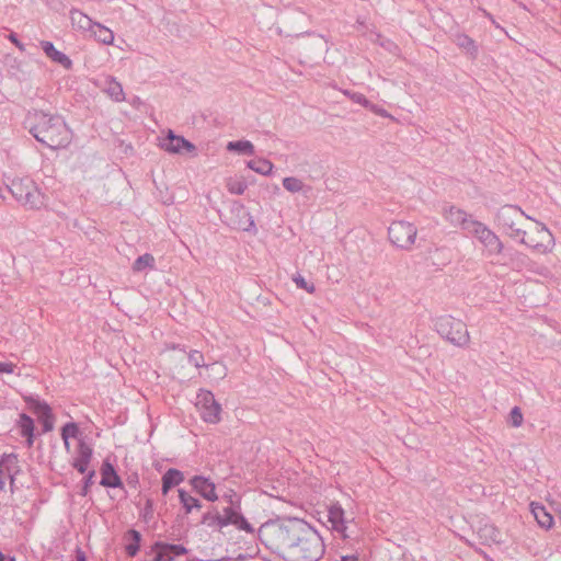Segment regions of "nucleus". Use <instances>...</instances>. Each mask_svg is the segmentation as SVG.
I'll use <instances>...</instances> for the list:
<instances>
[{"mask_svg": "<svg viewBox=\"0 0 561 561\" xmlns=\"http://www.w3.org/2000/svg\"><path fill=\"white\" fill-rule=\"evenodd\" d=\"M343 93L347 98H350L354 103H357L364 107L369 105V100L363 93L354 92V91H350V90H344Z\"/></svg>", "mask_w": 561, "mask_h": 561, "instance_id": "nucleus-40", "label": "nucleus"}, {"mask_svg": "<svg viewBox=\"0 0 561 561\" xmlns=\"http://www.w3.org/2000/svg\"><path fill=\"white\" fill-rule=\"evenodd\" d=\"M239 514V511L236 510L233 506H228V507H225L224 508V516L227 518V519H236V516H238Z\"/></svg>", "mask_w": 561, "mask_h": 561, "instance_id": "nucleus-50", "label": "nucleus"}, {"mask_svg": "<svg viewBox=\"0 0 561 561\" xmlns=\"http://www.w3.org/2000/svg\"><path fill=\"white\" fill-rule=\"evenodd\" d=\"M18 463L19 459L15 454H3L0 460V466L5 467L8 471L11 488L14 484V476L20 471Z\"/></svg>", "mask_w": 561, "mask_h": 561, "instance_id": "nucleus-23", "label": "nucleus"}, {"mask_svg": "<svg viewBox=\"0 0 561 561\" xmlns=\"http://www.w3.org/2000/svg\"><path fill=\"white\" fill-rule=\"evenodd\" d=\"M236 523L233 519H227L224 515L220 514L218 511V517H217V529L221 530L224 527L232 525Z\"/></svg>", "mask_w": 561, "mask_h": 561, "instance_id": "nucleus-47", "label": "nucleus"}, {"mask_svg": "<svg viewBox=\"0 0 561 561\" xmlns=\"http://www.w3.org/2000/svg\"><path fill=\"white\" fill-rule=\"evenodd\" d=\"M100 484L105 488H123L121 477L117 474L114 466L108 460H104L102 463Z\"/></svg>", "mask_w": 561, "mask_h": 561, "instance_id": "nucleus-16", "label": "nucleus"}, {"mask_svg": "<svg viewBox=\"0 0 561 561\" xmlns=\"http://www.w3.org/2000/svg\"><path fill=\"white\" fill-rule=\"evenodd\" d=\"M180 503L185 512V514H190L194 508H202V502L192 496L188 492L183 489L178 490Z\"/></svg>", "mask_w": 561, "mask_h": 561, "instance_id": "nucleus-25", "label": "nucleus"}, {"mask_svg": "<svg viewBox=\"0 0 561 561\" xmlns=\"http://www.w3.org/2000/svg\"><path fill=\"white\" fill-rule=\"evenodd\" d=\"M183 480L184 474L182 471L175 468L168 469L162 476V494L167 495L172 488L179 485Z\"/></svg>", "mask_w": 561, "mask_h": 561, "instance_id": "nucleus-20", "label": "nucleus"}, {"mask_svg": "<svg viewBox=\"0 0 561 561\" xmlns=\"http://www.w3.org/2000/svg\"><path fill=\"white\" fill-rule=\"evenodd\" d=\"M217 517H218V510L216 507L211 506L208 512L203 514L201 524L206 525L211 528H217Z\"/></svg>", "mask_w": 561, "mask_h": 561, "instance_id": "nucleus-37", "label": "nucleus"}, {"mask_svg": "<svg viewBox=\"0 0 561 561\" xmlns=\"http://www.w3.org/2000/svg\"><path fill=\"white\" fill-rule=\"evenodd\" d=\"M249 169L262 175H270L273 170V163L263 158L253 159L247 162Z\"/></svg>", "mask_w": 561, "mask_h": 561, "instance_id": "nucleus-28", "label": "nucleus"}, {"mask_svg": "<svg viewBox=\"0 0 561 561\" xmlns=\"http://www.w3.org/2000/svg\"><path fill=\"white\" fill-rule=\"evenodd\" d=\"M530 507L538 525L545 529H549L553 524L552 515L546 510L543 505L539 503H531Z\"/></svg>", "mask_w": 561, "mask_h": 561, "instance_id": "nucleus-21", "label": "nucleus"}, {"mask_svg": "<svg viewBox=\"0 0 561 561\" xmlns=\"http://www.w3.org/2000/svg\"><path fill=\"white\" fill-rule=\"evenodd\" d=\"M41 46L46 56L49 57L54 62L59 64L65 69L72 68V60L66 54L56 49L51 42L43 41L41 42Z\"/></svg>", "mask_w": 561, "mask_h": 561, "instance_id": "nucleus-17", "label": "nucleus"}, {"mask_svg": "<svg viewBox=\"0 0 561 561\" xmlns=\"http://www.w3.org/2000/svg\"><path fill=\"white\" fill-rule=\"evenodd\" d=\"M15 367L13 363L0 362V374H12Z\"/></svg>", "mask_w": 561, "mask_h": 561, "instance_id": "nucleus-48", "label": "nucleus"}, {"mask_svg": "<svg viewBox=\"0 0 561 561\" xmlns=\"http://www.w3.org/2000/svg\"><path fill=\"white\" fill-rule=\"evenodd\" d=\"M520 243L538 252H547L552 243V234L543 225L537 224L535 232L527 233L526 238L520 239Z\"/></svg>", "mask_w": 561, "mask_h": 561, "instance_id": "nucleus-8", "label": "nucleus"}, {"mask_svg": "<svg viewBox=\"0 0 561 561\" xmlns=\"http://www.w3.org/2000/svg\"><path fill=\"white\" fill-rule=\"evenodd\" d=\"M154 553L151 561H174L175 557L184 556L187 549L182 545L156 541L151 546Z\"/></svg>", "mask_w": 561, "mask_h": 561, "instance_id": "nucleus-9", "label": "nucleus"}, {"mask_svg": "<svg viewBox=\"0 0 561 561\" xmlns=\"http://www.w3.org/2000/svg\"><path fill=\"white\" fill-rule=\"evenodd\" d=\"M87 476L83 479V485L80 492V495L85 496L89 492L90 486L94 483L93 478L95 477V471H87Z\"/></svg>", "mask_w": 561, "mask_h": 561, "instance_id": "nucleus-43", "label": "nucleus"}, {"mask_svg": "<svg viewBox=\"0 0 561 561\" xmlns=\"http://www.w3.org/2000/svg\"><path fill=\"white\" fill-rule=\"evenodd\" d=\"M456 43L459 47L466 49L472 56H476L478 53V48L474 44V41L466 34L457 35Z\"/></svg>", "mask_w": 561, "mask_h": 561, "instance_id": "nucleus-35", "label": "nucleus"}, {"mask_svg": "<svg viewBox=\"0 0 561 561\" xmlns=\"http://www.w3.org/2000/svg\"><path fill=\"white\" fill-rule=\"evenodd\" d=\"M328 520L331 523L332 529L341 534L344 538H347L346 535V522H345V513L343 507L339 503H334L329 506L328 510Z\"/></svg>", "mask_w": 561, "mask_h": 561, "instance_id": "nucleus-15", "label": "nucleus"}, {"mask_svg": "<svg viewBox=\"0 0 561 561\" xmlns=\"http://www.w3.org/2000/svg\"><path fill=\"white\" fill-rule=\"evenodd\" d=\"M445 219L454 227H459L462 230L470 231L473 227V224L477 222L476 219L468 215L463 209H460L456 206H449L444 209Z\"/></svg>", "mask_w": 561, "mask_h": 561, "instance_id": "nucleus-11", "label": "nucleus"}, {"mask_svg": "<svg viewBox=\"0 0 561 561\" xmlns=\"http://www.w3.org/2000/svg\"><path fill=\"white\" fill-rule=\"evenodd\" d=\"M76 561H87V556L80 547L76 549Z\"/></svg>", "mask_w": 561, "mask_h": 561, "instance_id": "nucleus-52", "label": "nucleus"}, {"mask_svg": "<svg viewBox=\"0 0 561 561\" xmlns=\"http://www.w3.org/2000/svg\"><path fill=\"white\" fill-rule=\"evenodd\" d=\"M434 328L443 339L457 347H466L470 342L467 324L451 316L436 318Z\"/></svg>", "mask_w": 561, "mask_h": 561, "instance_id": "nucleus-3", "label": "nucleus"}, {"mask_svg": "<svg viewBox=\"0 0 561 561\" xmlns=\"http://www.w3.org/2000/svg\"><path fill=\"white\" fill-rule=\"evenodd\" d=\"M4 488V480L2 479V470H0V490Z\"/></svg>", "mask_w": 561, "mask_h": 561, "instance_id": "nucleus-54", "label": "nucleus"}, {"mask_svg": "<svg viewBox=\"0 0 561 561\" xmlns=\"http://www.w3.org/2000/svg\"><path fill=\"white\" fill-rule=\"evenodd\" d=\"M137 482V477L134 479H130L129 483H136Z\"/></svg>", "mask_w": 561, "mask_h": 561, "instance_id": "nucleus-57", "label": "nucleus"}, {"mask_svg": "<svg viewBox=\"0 0 561 561\" xmlns=\"http://www.w3.org/2000/svg\"><path fill=\"white\" fill-rule=\"evenodd\" d=\"M25 402L32 412L36 414L37 419L53 413L49 404L43 400H39L38 398L31 396L25 399Z\"/></svg>", "mask_w": 561, "mask_h": 561, "instance_id": "nucleus-24", "label": "nucleus"}, {"mask_svg": "<svg viewBox=\"0 0 561 561\" xmlns=\"http://www.w3.org/2000/svg\"><path fill=\"white\" fill-rule=\"evenodd\" d=\"M469 233L473 234L484 245L490 255H499L502 253L504 249L503 242L483 222L477 220Z\"/></svg>", "mask_w": 561, "mask_h": 561, "instance_id": "nucleus-6", "label": "nucleus"}, {"mask_svg": "<svg viewBox=\"0 0 561 561\" xmlns=\"http://www.w3.org/2000/svg\"><path fill=\"white\" fill-rule=\"evenodd\" d=\"M18 427L20 430V434L25 437L26 445L31 448L34 444L35 439V423L34 420L27 415L26 413H21L18 420Z\"/></svg>", "mask_w": 561, "mask_h": 561, "instance_id": "nucleus-19", "label": "nucleus"}, {"mask_svg": "<svg viewBox=\"0 0 561 561\" xmlns=\"http://www.w3.org/2000/svg\"><path fill=\"white\" fill-rule=\"evenodd\" d=\"M154 262L156 261L152 254L145 253L135 260V262L133 263V271L142 272L147 267L152 268L154 266Z\"/></svg>", "mask_w": 561, "mask_h": 561, "instance_id": "nucleus-34", "label": "nucleus"}, {"mask_svg": "<svg viewBox=\"0 0 561 561\" xmlns=\"http://www.w3.org/2000/svg\"><path fill=\"white\" fill-rule=\"evenodd\" d=\"M126 536L130 540L125 547L126 553L129 557H135L140 550L141 534L136 529H129Z\"/></svg>", "mask_w": 561, "mask_h": 561, "instance_id": "nucleus-27", "label": "nucleus"}, {"mask_svg": "<svg viewBox=\"0 0 561 561\" xmlns=\"http://www.w3.org/2000/svg\"><path fill=\"white\" fill-rule=\"evenodd\" d=\"M26 185H28V190L25 192L21 204L32 209L41 208L44 205V195L32 180H27Z\"/></svg>", "mask_w": 561, "mask_h": 561, "instance_id": "nucleus-18", "label": "nucleus"}, {"mask_svg": "<svg viewBox=\"0 0 561 561\" xmlns=\"http://www.w3.org/2000/svg\"><path fill=\"white\" fill-rule=\"evenodd\" d=\"M293 279L298 288L305 289L308 293H313L316 289L314 285H309L300 274L295 275Z\"/></svg>", "mask_w": 561, "mask_h": 561, "instance_id": "nucleus-44", "label": "nucleus"}, {"mask_svg": "<svg viewBox=\"0 0 561 561\" xmlns=\"http://www.w3.org/2000/svg\"><path fill=\"white\" fill-rule=\"evenodd\" d=\"M195 407L201 419L208 424H218L221 421V405L216 401L211 391L199 389L196 396Z\"/></svg>", "mask_w": 561, "mask_h": 561, "instance_id": "nucleus-4", "label": "nucleus"}, {"mask_svg": "<svg viewBox=\"0 0 561 561\" xmlns=\"http://www.w3.org/2000/svg\"><path fill=\"white\" fill-rule=\"evenodd\" d=\"M10 561H15V558H14V557H11V558H10Z\"/></svg>", "mask_w": 561, "mask_h": 561, "instance_id": "nucleus-58", "label": "nucleus"}, {"mask_svg": "<svg viewBox=\"0 0 561 561\" xmlns=\"http://www.w3.org/2000/svg\"><path fill=\"white\" fill-rule=\"evenodd\" d=\"M227 150L239 154H253L254 146L249 140H234L227 144Z\"/></svg>", "mask_w": 561, "mask_h": 561, "instance_id": "nucleus-30", "label": "nucleus"}, {"mask_svg": "<svg viewBox=\"0 0 561 561\" xmlns=\"http://www.w3.org/2000/svg\"><path fill=\"white\" fill-rule=\"evenodd\" d=\"M161 148L170 153H193L196 147L193 142L185 139L183 136L175 135L171 129L161 141Z\"/></svg>", "mask_w": 561, "mask_h": 561, "instance_id": "nucleus-10", "label": "nucleus"}, {"mask_svg": "<svg viewBox=\"0 0 561 561\" xmlns=\"http://www.w3.org/2000/svg\"><path fill=\"white\" fill-rule=\"evenodd\" d=\"M104 91L110 95V98L113 101H115V102L124 101L123 87L114 78H110L106 81V87H105Z\"/></svg>", "mask_w": 561, "mask_h": 561, "instance_id": "nucleus-31", "label": "nucleus"}, {"mask_svg": "<svg viewBox=\"0 0 561 561\" xmlns=\"http://www.w3.org/2000/svg\"><path fill=\"white\" fill-rule=\"evenodd\" d=\"M25 127L38 142L50 149L66 148L71 141V130L58 114L44 111L28 113Z\"/></svg>", "mask_w": 561, "mask_h": 561, "instance_id": "nucleus-2", "label": "nucleus"}, {"mask_svg": "<svg viewBox=\"0 0 561 561\" xmlns=\"http://www.w3.org/2000/svg\"><path fill=\"white\" fill-rule=\"evenodd\" d=\"M10 41L21 50H24L23 44L18 39L16 34L12 33L10 35Z\"/></svg>", "mask_w": 561, "mask_h": 561, "instance_id": "nucleus-53", "label": "nucleus"}, {"mask_svg": "<svg viewBox=\"0 0 561 561\" xmlns=\"http://www.w3.org/2000/svg\"><path fill=\"white\" fill-rule=\"evenodd\" d=\"M248 185L245 181L242 180H229L227 183V188L231 194L242 195L247 190Z\"/></svg>", "mask_w": 561, "mask_h": 561, "instance_id": "nucleus-38", "label": "nucleus"}, {"mask_svg": "<svg viewBox=\"0 0 561 561\" xmlns=\"http://www.w3.org/2000/svg\"><path fill=\"white\" fill-rule=\"evenodd\" d=\"M523 413L520 408L514 407L508 415V422L513 427H519L523 424Z\"/></svg>", "mask_w": 561, "mask_h": 561, "instance_id": "nucleus-41", "label": "nucleus"}, {"mask_svg": "<svg viewBox=\"0 0 561 561\" xmlns=\"http://www.w3.org/2000/svg\"><path fill=\"white\" fill-rule=\"evenodd\" d=\"M510 237L514 239H518L520 241L522 238H526L527 233L525 230L518 228L517 226L514 229H511Z\"/></svg>", "mask_w": 561, "mask_h": 561, "instance_id": "nucleus-49", "label": "nucleus"}, {"mask_svg": "<svg viewBox=\"0 0 561 561\" xmlns=\"http://www.w3.org/2000/svg\"><path fill=\"white\" fill-rule=\"evenodd\" d=\"M236 523L232 525L236 526L239 530H243L248 534H254V528L252 525L248 522V519L239 512L238 516H236V519H233Z\"/></svg>", "mask_w": 561, "mask_h": 561, "instance_id": "nucleus-39", "label": "nucleus"}, {"mask_svg": "<svg viewBox=\"0 0 561 561\" xmlns=\"http://www.w3.org/2000/svg\"><path fill=\"white\" fill-rule=\"evenodd\" d=\"M416 234V227L404 220H396L388 228L390 242L402 250H410L412 248Z\"/></svg>", "mask_w": 561, "mask_h": 561, "instance_id": "nucleus-5", "label": "nucleus"}, {"mask_svg": "<svg viewBox=\"0 0 561 561\" xmlns=\"http://www.w3.org/2000/svg\"><path fill=\"white\" fill-rule=\"evenodd\" d=\"M477 535L480 542L485 546L500 542V531L493 525L485 524L478 528Z\"/></svg>", "mask_w": 561, "mask_h": 561, "instance_id": "nucleus-22", "label": "nucleus"}, {"mask_svg": "<svg viewBox=\"0 0 561 561\" xmlns=\"http://www.w3.org/2000/svg\"><path fill=\"white\" fill-rule=\"evenodd\" d=\"M70 19L73 25H77L82 30H90L94 26V23L88 15L82 13L80 10L73 9L70 11Z\"/></svg>", "mask_w": 561, "mask_h": 561, "instance_id": "nucleus-29", "label": "nucleus"}, {"mask_svg": "<svg viewBox=\"0 0 561 561\" xmlns=\"http://www.w3.org/2000/svg\"><path fill=\"white\" fill-rule=\"evenodd\" d=\"M79 434H80L79 426L75 422L66 423L61 427L60 435L64 440L65 448L67 450H69V448H70L69 438H77L79 436Z\"/></svg>", "mask_w": 561, "mask_h": 561, "instance_id": "nucleus-33", "label": "nucleus"}, {"mask_svg": "<svg viewBox=\"0 0 561 561\" xmlns=\"http://www.w3.org/2000/svg\"><path fill=\"white\" fill-rule=\"evenodd\" d=\"M39 423L42 424V430H43V433H48L50 431H53L54 428V421H55V417H54V414H48L44 417H39L38 419Z\"/></svg>", "mask_w": 561, "mask_h": 561, "instance_id": "nucleus-45", "label": "nucleus"}, {"mask_svg": "<svg viewBox=\"0 0 561 561\" xmlns=\"http://www.w3.org/2000/svg\"><path fill=\"white\" fill-rule=\"evenodd\" d=\"M2 191L3 188L0 186V198H4V196L2 195Z\"/></svg>", "mask_w": 561, "mask_h": 561, "instance_id": "nucleus-56", "label": "nucleus"}, {"mask_svg": "<svg viewBox=\"0 0 561 561\" xmlns=\"http://www.w3.org/2000/svg\"><path fill=\"white\" fill-rule=\"evenodd\" d=\"M27 180L28 179L13 180L11 185L7 186V190L19 203L22 202L25 192L28 190V185H26Z\"/></svg>", "mask_w": 561, "mask_h": 561, "instance_id": "nucleus-32", "label": "nucleus"}, {"mask_svg": "<svg viewBox=\"0 0 561 561\" xmlns=\"http://www.w3.org/2000/svg\"><path fill=\"white\" fill-rule=\"evenodd\" d=\"M144 517L147 518L148 515H151L152 512H153V508H152V501L151 500H147L146 501V505H145V508H144Z\"/></svg>", "mask_w": 561, "mask_h": 561, "instance_id": "nucleus-51", "label": "nucleus"}, {"mask_svg": "<svg viewBox=\"0 0 561 561\" xmlns=\"http://www.w3.org/2000/svg\"><path fill=\"white\" fill-rule=\"evenodd\" d=\"M524 216V211L518 206L504 205L497 210L496 220L501 226L514 229Z\"/></svg>", "mask_w": 561, "mask_h": 561, "instance_id": "nucleus-12", "label": "nucleus"}, {"mask_svg": "<svg viewBox=\"0 0 561 561\" xmlns=\"http://www.w3.org/2000/svg\"><path fill=\"white\" fill-rule=\"evenodd\" d=\"M193 490L209 502L218 500L215 483L204 476H194L190 480Z\"/></svg>", "mask_w": 561, "mask_h": 561, "instance_id": "nucleus-13", "label": "nucleus"}, {"mask_svg": "<svg viewBox=\"0 0 561 561\" xmlns=\"http://www.w3.org/2000/svg\"><path fill=\"white\" fill-rule=\"evenodd\" d=\"M188 363L194 365L196 368L205 366L204 355L202 352L193 350L188 354Z\"/></svg>", "mask_w": 561, "mask_h": 561, "instance_id": "nucleus-42", "label": "nucleus"}, {"mask_svg": "<svg viewBox=\"0 0 561 561\" xmlns=\"http://www.w3.org/2000/svg\"><path fill=\"white\" fill-rule=\"evenodd\" d=\"M7 560V556L0 551V561H5Z\"/></svg>", "mask_w": 561, "mask_h": 561, "instance_id": "nucleus-55", "label": "nucleus"}, {"mask_svg": "<svg viewBox=\"0 0 561 561\" xmlns=\"http://www.w3.org/2000/svg\"><path fill=\"white\" fill-rule=\"evenodd\" d=\"M91 32L93 33L95 39L104 45H110L114 41V33L98 22L94 23Z\"/></svg>", "mask_w": 561, "mask_h": 561, "instance_id": "nucleus-26", "label": "nucleus"}, {"mask_svg": "<svg viewBox=\"0 0 561 561\" xmlns=\"http://www.w3.org/2000/svg\"><path fill=\"white\" fill-rule=\"evenodd\" d=\"M77 456L73 458L72 467L80 473L88 471L89 463L91 461L93 449L85 443L83 438H80L76 450Z\"/></svg>", "mask_w": 561, "mask_h": 561, "instance_id": "nucleus-14", "label": "nucleus"}, {"mask_svg": "<svg viewBox=\"0 0 561 561\" xmlns=\"http://www.w3.org/2000/svg\"><path fill=\"white\" fill-rule=\"evenodd\" d=\"M230 221L229 226L236 230L247 231L253 234L257 233L254 219L249 210L242 204H234L230 209Z\"/></svg>", "mask_w": 561, "mask_h": 561, "instance_id": "nucleus-7", "label": "nucleus"}, {"mask_svg": "<svg viewBox=\"0 0 561 561\" xmlns=\"http://www.w3.org/2000/svg\"><path fill=\"white\" fill-rule=\"evenodd\" d=\"M283 186L285 190H287L290 193H298L302 191L304 183L301 180L295 178V176H288L283 179Z\"/></svg>", "mask_w": 561, "mask_h": 561, "instance_id": "nucleus-36", "label": "nucleus"}, {"mask_svg": "<svg viewBox=\"0 0 561 561\" xmlns=\"http://www.w3.org/2000/svg\"><path fill=\"white\" fill-rule=\"evenodd\" d=\"M260 541L285 561H318L324 554L319 533L296 517L276 518L259 529Z\"/></svg>", "mask_w": 561, "mask_h": 561, "instance_id": "nucleus-1", "label": "nucleus"}, {"mask_svg": "<svg viewBox=\"0 0 561 561\" xmlns=\"http://www.w3.org/2000/svg\"><path fill=\"white\" fill-rule=\"evenodd\" d=\"M365 108L369 110L370 112L381 116V117H390V114L382 107L378 106L377 104H374L369 101V105H367Z\"/></svg>", "mask_w": 561, "mask_h": 561, "instance_id": "nucleus-46", "label": "nucleus"}]
</instances>
